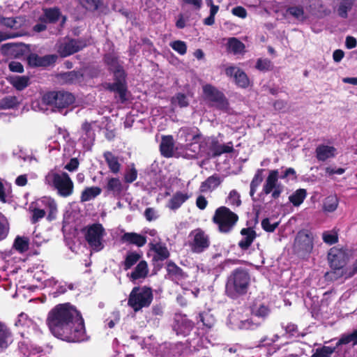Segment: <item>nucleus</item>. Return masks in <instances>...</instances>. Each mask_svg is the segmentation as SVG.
<instances>
[{
  "instance_id": "1",
  "label": "nucleus",
  "mask_w": 357,
  "mask_h": 357,
  "mask_svg": "<svg viewBox=\"0 0 357 357\" xmlns=\"http://www.w3.org/2000/svg\"><path fill=\"white\" fill-rule=\"evenodd\" d=\"M47 322L52 333L62 340L77 342L87 340L80 312L68 303L59 304L52 309Z\"/></svg>"
},
{
  "instance_id": "2",
  "label": "nucleus",
  "mask_w": 357,
  "mask_h": 357,
  "mask_svg": "<svg viewBox=\"0 0 357 357\" xmlns=\"http://www.w3.org/2000/svg\"><path fill=\"white\" fill-rule=\"evenodd\" d=\"M328 259L331 271L326 273V278L330 280H337L344 276L346 278L350 268H344L348 259L349 254L347 250L338 248H332L328 254Z\"/></svg>"
},
{
  "instance_id": "3",
  "label": "nucleus",
  "mask_w": 357,
  "mask_h": 357,
  "mask_svg": "<svg viewBox=\"0 0 357 357\" xmlns=\"http://www.w3.org/2000/svg\"><path fill=\"white\" fill-rule=\"evenodd\" d=\"M250 283L248 272L242 268L233 271L227 278L226 294L231 298H236L248 292Z\"/></svg>"
},
{
  "instance_id": "4",
  "label": "nucleus",
  "mask_w": 357,
  "mask_h": 357,
  "mask_svg": "<svg viewBox=\"0 0 357 357\" xmlns=\"http://www.w3.org/2000/svg\"><path fill=\"white\" fill-rule=\"evenodd\" d=\"M45 182L57 190L58 194L63 197H69L73 193V182L66 172L50 171L45 176Z\"/></svg>"
},
{
  "instance_id": "5",
  "label": "nucleus",
  "mask_w": 357,
  "mask_h": 357,
  "mask_svg": "<svg viewBox=\"0 0 357 357\" xmlns=\"http://www.w3.org/2000/svg\"><path fill=\"white\" fill-rule=\"evenodd\" d=\"M153 293L151 288L146 286L134 287L128 297V305L135 312L143 307H149L153 301Z\"/></svg>"
},
{
  "instance_id": "6",
  "label": "nucleus",
  "mask_w": 357,
  "mask_h": 357,
  "mask_svg": "<svg viewBox=\"0 0 357 357\" xmlns=\"http://www.w3.org/2000/svg\"><path fill=\"white\" fill-rule=\"evenodd\" d=\"M213 222L222 233L229 232L238 220V216L226 206L218 208L213 216Z\"/></svg>"
},
{
  "instance_id": "7",
  "label": "nucleus",
  "mask_w": 357,
  "mask_h": 357,
  "mask_svg": "<svg viewBox=\"0 0 357 357\" xmlns=\"http://www.w3.org/2000/svg\"><path fill=\"white\" fill-rule=\"evenodd\" d=\"M43 102L58 109L68 107L75 102L74 96L66 91H50L43 96Z\"/></svg>"
},
{
  "instance_id": "8",
  "label": "nucleus",
  "mask_w": 357,
  "mask_h": 357,
  "mask_svg": "<svg viewBox=\"0 0 357 357\" xmlns=\"http://www.w3.org/2000/svg\"><path fill=\"white\" fill-rule=\"evenodd\" d=\"M188 238V245L194 253H202L210 246L209 236L200 228L191 231Z\"/></svg>"
},
{
  "instance_id": "9",
  "label": "nucleus",
  "mask_w": 357,
  "mask_h": 357,
  "mask_svg": "<svg viewBox=\"0 0 357 357\" xmlns=\"http://www.w3.org/2000/svg\"><path fill=\"white\" fill-rule=\"evenodd\" d=\"M313 235L308 230L299 231L294 240V250L301 257H305L310 254L313 249Z\"/></svg>"
},
{
  "instance_id": "10",
  "label": "nucleus",
  "mask_w": 357,
  "mask_h": 357,
  "mask_svg": "<svg viewBox=\"0 0 357 357\" xmlns=\"http://www.w3.org/2000/svg\"><path fill=\"white\" fill-rule=\"evenodd\" d=\"M105 234L102 225L93 224L87 227L85 238L93 250L98 252L104 248L103 238Z\"/></svg>"
},
{
  "instance_id": "11",
  "label": "nucleus",
  "mask_w": 357,
  "mask_h": 357,
  "mask_svg": "<svg viewBox=\"0 0 357 357\" xmlns=\"http://www.w3.org/2000/svg\"><path fill=\"white\" fill-rule=\"evenodd\" d=\"M203 92L205 100L210 102L211 106L227 111L229 108V102L223 93L217 88L211 85L206 84L203 86Z\"/></svg>"
},
{
  "instance_id": "12",
  "label": "nucleus",
  "mask_w": 357,
  "mask_h": 357,
  "mask_svg": "<svg viewBox=\"0 0 357 357\" xmlns=\"http://www.w3.org/2000/svg\"><path fill=\"white\" fill-rule=\"evenodd\" d=\"M279 174L278 169L271 170L263 185L261 191V193L264 195L271 193V197L274 199H278L284 190L283 185L278 182Z\"/></svg>"
},
{
  "instance_id": "13",
  "label": "nucleus",
  "mask_w": 357,
  "mask_h": 357,
  "mask_svg": "<svg viewBox=\"0 0 357 357\" xmlns=\"http://www.w3.org/2000/svg\"><path fill=\"white\" fill-rule=\"evenodd\" d=\"M208 150L205 151L208 157L215 158L223 153H231L234 151L232 142L221 144L215 138H208L206 142Z\"/></svg>"
},
{
  "instance_id": "14",
  "label": "nucleus",
  "mask_w": 357,
  "mask_h": 357,
  "mask_svg": "<svg viewBox=\"0 0 357 357\" xmlns=\"http://www.w3.org/2000/svg\"><path fill=\"white\" fill-rule=\"evenodd\" d=\"M86 45L82 40L66 39L58 47V52L62 57H66L79 52Z\"/></svg>"
},
{
  "instance_id": "15",
  "label": "nucleus",
  "mask_w": 357,
  "mask_h": 357,
  "mask_svg": "<svg viewBox=\"0 0 357 357\" xmlns=\"http://www.w3.org/2000/svg\"><path fill=\"white\" fill-rule=\"evenodd\" d=\"M105 181L103 189L106 195H112L114 197L119 198L123 195V185L119 178H106Z\"/></svg>"
},
{
  "instance_id": "16",
  "label": "nucleus",
  "mask_w": 357,
  "mask_h": 357,
  "mask_svg": "<svg viewBox=\"0 0 357 357\" xmlns=\"http://www.w3.org/2000/svg\"><path fill=\"white\" fill-rule=\"evenodd\" d=\"M225 73L229 77H233L238 86L245 88L249 85V79L247 75L239 68L229 66L226 68Z\"/></svg>"
},
{
  "instance_id": "17",
  "label": "nucleus",
  "mask_w": 357,
  "mask_h": 357,
  "mask_svg": "<svg viewBox=\"0 0 357 357\" xmlns=\"http://www.w3.org/2000/svg\"><path fill=\"white\" fill-rule=\"evenodd\" d=\"M57 59L55 55L50 54L40 56L36 54H30L27 57V61L29 66L33 67L47 66L54 63Z\"/></svg>"
},
{
  "instance_id": "18",
  "label": "nucleus",
  "mask_w": 357,
  "mask_h": 357,
  "mask_svg": "<svg viewBox=\"0 0 357 357\" xmlns=\"http://www.w3.org/2000/svg\"><path fill=\"white\" fill-rule=\"evenodd\" d=\"M193 323L187 319L185 316L177 315L175 317V324L174 328L177 334L187 335L193 328Z\"/></svg>"
},
{
  "instance_id": "19",
  "label": "nucleus",
  "mask_w": 357,
  "mask_h": 357,
  "mask_svg": "<svg viewBox=\"0 0 357 357\" xmlns=\"http://www.w3.org/2000/svg\"><path fill=\"white\" fill-rule=\"evenodd\" d=\"M105 61L112 71L114 75L119 79L124 76V72L122 66L120 65L117 57L114 54H107L105 56Z\"/></svg>"
},
{
  "instance_id": "20",
  "label": "nucleus",
  "mask_w": 357,
  "mask_h": 357,
  "mask_svg": "<svg viewBox=\"0 0 357 357\" xmlns=\"http://www.w3.org/2000/svg\"><path fill=\"white\" fill-rule=\"evenodd\" d=\"M167 278L174 281L176 284L181 282L185 278V275L182 269L173 262H169L167 264Z\"/></svg>"
},
{
  "instance_id": "21",
  "label": "nucleus",
  "mask_w": 357,
  "mask_h": 357,
  "mask_svg": "<svg viewBox=\"0 0 357 357\" xmlns=\"http://www.w3.org/2000/svg\"><path fill=\"white\" fill-rule=\"evenodd\" d=\"M160 151L161 155L165 158H171L174 155V142L172 135H165L162 137L160 144Z\"/></svg>"
},
{
  "instance_id": "22",
  "label": "nucleus",
  "mask_w": 357,
  "mask_h": 357,
  "mask_svg": "<svg viewBox=\"0 0 357 357\" xmlns=\"http://www.w3.org/2000/svg\"><path fill=\"white\" fill-rule=\"evenodd\" d=\"M222 181L221 178L218 174H213L201 183L199 190L202 192H211L218 188Z\"/></svg>"
},
{
  "instance_id": "23",
  "label": "nucleus",
  "mask_w": 357,
  "mask_h": 357,
  "mask_svg": "<svg viewBox=\"0 0 357 357\" xmlns=\"http://www.w3.org/2000/svg\"><path fill=\"white\" fill-rule=\"evenodd\" d=\"M123 243L135 245L138 247L144 246L146 243V238L141 234L135 232H127L121 236Z\"/></svg>"
},
{
  "instance_id": "24",
  "label": "nucleus",
  "mask_w": 357,
  "mask_h": 357,
  "mask_svg": "<svg viewBox=\"0 0 357 357\" xmlns=\"http://www.w3.org/2000/svg\"><path fill=\"white\" fill-rule=\"evenodd\" d=\"M241 234L243 238L239 241L238 246L242 250H247L256 238V232L252 228L248 227L243 229Z\"/></svg>"
},
{
  "instance_id": "25",
  "label": "nucleus",
  "mask_w": 357,
  "mask_h": 357,
  "mask_svg": "<svg viewBox=\"0 0 357 357\" xmlns=\"http://www.w3.org/2000/svg\"><path fill=\"white\" fill-rule=\"evenodd\" d=\"M238 319V315L235 314H229L228 318V324L230 325L231 328L233 329H253L255 328V324L250 319L241 320L239 323H234L233 321H236Z\"/></svg>"
},
{
  "instance_id": "26",
  "label": "nucleus",
  "mask_w": 357,
  "mask_h": 357,
  "mask_svg": "<svg viewBox=\"0 0 357 357\" xmlns=\"http://www.w3.org/2000/svg\"><path fill=\"white\" fill-rule=\"evenodd\" d=\"M103 157L111 172L115 174H118L120 172L121 167L118 157L114 155L110 151H105L103 153Z\"/></svg>"
},
{
  "instance_id": "27",
  "label": "nucleus",
  "mask_w": 357,
  "mask_h": 357,
  "mask_svg": "<svg viewBox=\"0 0 357 357\" xmlns=\"http://www.w3.org/2000/svg\"><path fill=\"white\" fill-rule=\"evenodd\" d=\"M12 342V333L7 326L0 321V348L6 349Z\"/></svg>"
},
{
  "instance_id": "28",
  "label": "nucleus",
  "mask_w": 357,
  "mask_h": 357,
  "mask_svg": "<svg viewBox=\"0 0 357 357\" xmlns=\"http://www.w3.org/2000/svg\"><path fill=\"white\" fill-rule=\"evenodd\" d=\"M335 149L333 146L321 145L316 149L317 158L319 160L324 161L335 155Z\"/></svg>"
},
{
  "instance_id": "29",
  "label": "nucleus",
  "mask_w": 357,
  "mask_h": 357,
  "mask_svg": "<svg viewBox=\"0 0 357 357\" xmlns=\"http://www.w3.org/2000/svg\"><path fill=\"white\" fill-rule=\"evenodd\" d=\"M101 192H102V189L99 187L93 186V187L86 188L82 192V194L80 196V202H89V201L96 198L99 195H100Z\"/></svg>"
},
{
  "instance_id": "30",
  "label": "nucleus",
  "mask_w": 357,
  "mask_h": 357,
  "mask_svg": "<svg viewBox=\"0 0 357 357\" xmlns=\"http://www.w3.org/2000/svg\"><path fill=\"white\" fill-rule=\"evenodd\" d=\"M149 273L148 265L145 261H141L135 267V270L130 273V278L133 280L144 278Z\"/></svg>"
},
{
  "instance_id": "31",
  "label": "nucleus",
  "mask_w": 357,
  "mask_h": 357,
  "mask_svg": "<svg viewBox=\"0 0 357 357\" xmlns=\"http://www.w3.org/2000/svg\"><path fill=\"white\" fill-rule=\"evenodd\" d=\"M188 195L186 193L178 192L175 193L169 201L168 207L172 210L178 208L188 199Z\"/></svg>"
},
{
  "instance_id": "32",
  "label": "nucleus",
  "mask_w": 357,
  "mask_h": 357,
  "mask_svg": "<svg viewBox=\"0 0 357 357\" xmlns=\"http://www.w3.org/2000/svg\"><path fill=\"white\" fill-rule=\"evenodd\" d=\"M107 88L111 91L117 93L122 102L126 100V88L125 84L120 79L112 84H108Z\"/></svg>"
},
{
  "instance_id": "33",
  "label": "nucleus",
  "mask_w": 357,
  "mask_h": 357,
  "mask_svg": "<svg viewBox=\"0 0 357 357\" xmlns=\"http://www.w3.org/2000/svg\"><path fill=\"white\" fill-rule=\"evenodd\" d=\"M306 196V190L300 188L289 197V200L294 206H299L303 202Z\"/></svg>"
},
{
  "instance_id": "34",
  "label": "nucleus",
  "mask_w": 357,
  "mask_h": 357,
  "mask_svg": "<svg viewBox=\"0 0 357 357\" xmlns=\"http://www.w3.org/2000/svg\"><path fill=\"white\" fill-rule=\"evenodd\" d=\"M351 344L353 346L357 345V329L352 333L343 334L336 344V347L342 344Z\"/></svg>"
},
{
  "instance_id": "35",
  "label": "nucleus",
  "mask_w": 357,
  "mask_h": 357,
  "mask_svg": "<svg viewBox=\"0 0 357 357\" xmlns=\"http://www.w3.org/2000/svg\"><path fill=\"white\" fill-rule=\"evenodd\" d=\"M61 15L59 8H46L44 9V16L41 17V20H45L51 23L56 22Z\"/></svg>"
},
{
  "instance_id": "36",
  "label": "nucleus",
  "mask_w": 357,
  "mask_h": 357,
  "mask_svg": "<svg viewBox=\"0 0 357 357\" xmlns=\"http://www.w3.org/2000/svg\"><path fill=\"white\" fill-rule=\"evenodd\" d=\"M150 245L151 250L156 253L158 259L165 260L169 257V252L165 245L160 243H151Z\"/></svg>"
},
{
  "instance_id": "37",
  "label": "nucleus",
  "mask_w": 357,
  "mask_h": 357,
  "mask_svg": "<svg viewBox=\"0 0 357 357\" xmlns=\"http://www.w3.org/2000/svg\"><path fill=\"white\" fill-rule=\"evenodd\" d=\"M264 169H258L251 183H250V195L252 197L255 195V193L257 191V188L259 186V185L263 181V173Z\"/></svg>"
},
{
  "instance_id": "38",
  "label": "nucleus",
  "mask_w": 357,
  "mask_h": 357,
  "mask_svg": "<svg viewBox=\"0 0 357 357\" xmlns=\"http://www.w3.org/2000/svg\"><path fill=\"white\" fill-rule=\"evenodd\" d=\"M29 245V238L24 236H17L13 243V248L20 253L28 250Z\"/></svg>"
},
{
  "instance_id": "39",
  "label": "nucleus",
  "mask_w": 357,
  "mask_h": 357,
  "mask_svg": "<svg viewBox=\"0 0 357 357\" xmlns=\"http://www.w3.org/2000/svg\"><path fill=\"white\" fill-rule=\"evenodd\" d=\"M338 202V199L336 196L330 195L324 199L323 208L326 212H333L337 209Z\"/></svg>"
},
{
  "instance_id": "40",
  "label": "nucleus",
  "mask_w": 357,
  "mask_h": 357,
  "mask_svg": "<svg viewBox=\"0 0 357 357\" xmlns=\"http://www.w3.org/2000/svg\"><path fill=\"white\" fill-rule=\"evenodd\" d=\"M228 49L234 54H240L244 51V44L236 38H231L228 41Z\"/></svg>"
},
{
  "instance_id": "41",
  "label": "nucleus",
  "mask_w": 357,
  "mask_h": 357,
  "mask_svg": "<svg viewBox=\"0 0 357 357\" xmlns=\"http://www.w3.org/2000/svg\"><path fill=\"white\" fill-rule=\"evenodd\" d=\"M18 104V98L14 96H8L0 100V108L3 109L13 108Z\"/></svg>"
},
{
  "instance_id": "42",
  "label": "nucleus",
  "mask_w": 357,
  "mask_h": 357,
  "mask_svg": "<svg viewBox=\"0 0 357 357\" xmlns=\"http://www.w3.org/2000/svg\"><path fill=\"white\" fill-rule=\"evenodd\" d=\"M287 13L298 21H303L306 19L303 6H290L287 10Z\"/></svg>"
},
{
  "instance_id": "43",
  "label": "nucleus",
  "mask_w": 357,
  "mask_h": 357,
  "mask_svg": "<svg viewBox=\"0 0 357 357\" xmlns=\"http://www.w3.org/2000/svg\"><path fill=\"white\" fill-rule=\"evenodd\" d=\"M335 347L323 346L316 349L311 357H331V355L335 351Z\"/></svg>"
},
{
  "instance_id": "44",
  "label": "nucleus",
  "mask_w": 357,
  "mask_h": 357,
  "mask_svg": "<svg viewBox=\"0 0 357 357\" xmlns=\"http://www.w3.org/2000/svg\"><path fill=\"white\" fill-rule=\"evenodd\" d=\"M11 84L17 90L22 91L29 86V79L26 76H18L13 79Z\"/></svg>"
},
{
  "instance_id": "45",
  "label": "nucleus",
  "mask_w": 357,
  "mask_h": 357,
  "mask_svg": "<svg viewBox=\"0 0 357 357\" xmlns=\"http://www.w3.org/2000/svg\"><path fill=\"white\" fill-rule=\"evenodd\" d=\"M141 255L137 252H129L124 261V269L128 270L140 259Z\"/></svg>"
},
{
  "instance_id": "46",
  "label": "nucleus",
  "mask_w": 357,
  "mask_h": 357,
  "mask_svg": "<svg viewBox=\"0 0 357 357\" xmlns=\"http://www.w3.org/2000/svg\"><path fill=\"white\" fill-rule=\"evenodd\" d=\"M172 103L180 107H185L189 105L187 96L184 93H178L172 98Z\"/></svg>"
},
{
  "instance_id": "47",
  "label": "nucleus",
  "mask_w": 357,
  "mask_h": 357,
  "mask_svg": "<svg viewBox=\"0 0 357 357\" xmlns=\"http://www.w3.org/2000/svg\"><path fill=\"white\" fill-rule=\"evenodd\" d=\"M227 202L234 206H239L241 204L240 194L236 190H232L229 192L227 198Z\"/></svg>"
},
{
  "instance_id": "48",
  "label": "nucleus",
  "mask_w": 357,
  "mask_h": 357,
  "mask_svg": "<svg viewBox=\"0 0 357 357\" xmlns=\"http://www.w3.org/2000/svg\"><path fill=\"white\" fill-rule=\"evenodd\" d=\"M82 130L86 135V138H84V141L86 142L88 144H90L94 140V132L91 129V125L88 122H85L82 124Z\"/></svg>"
},
{
  "instance_id": "49",
  "label": "nucleus",
  "mask_w": 357,
  "mask_h": 357,
  "mask_svg": "<svg viewBox=\"0 0 357 357\" xmlns=\"http://www.w3.org/2000/svg\"><path fill=\"white\" fill-rule=\"evenodd\" d=\"M199 317L203 325L208 328H211L215 321L214 317L208 312L200 313Z\"/></svg>"
},
{
  "instance_id": "50",
  "label": "nucleus",
  "mask_w": 357,
  "mask_h": 357,
  "mask_svg": "<svg viewBox=\"0 0 357 357\" xmlns=\"http://www.w3.org/2000/svg\"><path fill=\"white\" fill-rule=\"evenodd\" d=\"M9 231V224L6 218L0 213V241L6 238Z\"/></svg>"
},
{
  "instance_id": "51",
  "label": "nucleus",
  "mask_w": 357,
  "mask_h": 357,
  "mask_svg": "<svg viewBox=\"0 0 357 357\" xmlns=\"http://www.w3.org/2000/svg\"><path fill=\"white\" fill-rule=\"evenodd\" d=\"M322 238L324 242L328 245H333L338 241L337 234L334 231H324L322 234Z\"/></svg>"
},
{
  "instance_id": "52",
  "label": "nucleus",
  "mask_w": 357,
  "mask_h": 357,
  "mask_svg": "<svg viewBox=\"0 0 357 357\" xmlns=\"http://www.w3.org/2000/svg\"><path fill=\"white\" fill-rule=\"evenodd\" d=\"M170 47L181 55H184L187 52V45L184 41L175 40L170 43Z\"/></svg>"
},
{
  "instance_id": "53",
  "label": "nucleus",
  "mask_w": 357,
  "mask_h": 357,
  "mask_svg": "<svg viewBox=\"0 0 357 357\" xmlns=\"http://www.w3.org/2000/svg\"><path fill=\"white\" fill-rule=\"evenodd\" d=\"M137 177V171L135 169L134 165L132 164L130 167H129L125 174L124 181L126 183H130L135 181Z\"/></svg>"
},
{
  "instance_id": "54",
  "label": "nucleus",
  "mask_w": 357,
  "mask_h": 357,
  "mask_svg": "<svg viewBox=\"0 0 357 357\" xmlns=\"http://www.w3.org/2000/svg\"><path fill=\"white\" fill-rule=\"evenodd\" d=\"M45 204L48 206L49 208V215L47 218L51 220L55 218V215L57 211V207L55 202L51 199H45Z\"/></svg>"
},
{
  "instance_id": "55",
  "label": "nucleus",
  "mask_w": 357,
  "mask_h": 357,
  "mask_svg": "<svg viewBox=\"0 0 357 357\" xmlns=\"http://www.w3.org/2000/svg\"><path fill=\"white\" fill-rule=\"evenodd\" d=\"M269 308L264 305H261L257 308L252 310V313L255 316L262 319L266 318L269 314Z\"/></svg>"
},
{
  "instance_id": "56",
  "label": "nucleus",
  "mask_w": 357,
  "mask_h": 357,
  "mask_svg": "<svg viewBox=\"0 0 357 357\" xmlns=\"http://www.w3.org/2000/svg\"><path fill=\"white\" fill-rule=\"evenodd\" d=\"M100 0H81V3L83 7L89 10H96L100 6Z\"/></svg>"
},
{
  "instance_id": "57",
  "label": "nucleus",
  "mask_w": 357,
  "mask_h": 357,
  "mask_svg": "<svg viewBox=\"0 0 357 357\" xmlns=\"http://www.w3.org/2000/svg\"><path fill=\"white\" fill-rule=\"evenodd\" d=\"M272 63L268 59H259L257 60L256 68L261 71H267L272 69Z\"/></svg>"
},
{
  "instance_id": "58",
  "label": "nucleus",
  "mask_w": 357,
  "mask_h": 357,
  "mask_svg": "<svg viewBox=\"0 0 357 357\" xmlns=\"http://www.w3.org/2000/svg\"><path fill=\"white\" fill-rule=\"evenodd\" d=\"M279 225L278 222L271 223L269 218H264L261 221V227L263 229L268 232H273L278 227Z\"/></svg>"
},
{
  "instance_id": "59",
  "label": "nucleus",
  "mask_w": 357,
  "mask_h": 357,
  "mask_svg": "<svg viewBox=\"0 0 357 357\" xmlns=\"http://www.w3.org/2000/svg\"><path fill=\"white\" fill-rule=\"evenodd\" d=\"M279 178L281 179L286 180L289 181L290 180L294 181L296 180V173L294 169L289 167L285 169V171L280 176Z\"/></svg>"
},
{
  "instance_id": "60",
  "label": "nucleus",
  "mask_w": 357,
  "mask_h": 357,
  "mask_svg": "<svg viewBox=\"0 0 357 357\" xmlns=\"http://www.w3.org/2000/svg\"><path fill=\"white\" fill-rule=\"evenodd\" d=\"M351 3L348 0H343L338 8V14L342 17H347V12L351 9Z\"/></svg>"
},
{
  "instance_id": "61",
  "label": "nucleus",
  "mask_w": 357,
  "mask_h": 357,
  "mask_svg": "<svg viewBox=\"0 0 357 357\" xmlns=\"http://www.w3.org/2000/svg\"><path fill=\"white\" fill-rule=\"evenodd\" d=\"M144 216L146 219V220L151 222L155 220L158 218L159 215L158 213V211L153 208H146L144 211Z\"/></svg>"
},
{
  "instance_id": "62",
  "label": "nucleus",
  "mask_w": 357,
  "mask_h": 357,
  "mask_svg": "<svg viewBox=\"0 0 357 357\" xmlns=\"http://www.w3.org/2000/svg\"><path fill=\"white\" fill-rule=\"evenodd\" d=\"M191 135V129L187 127L181 128L178 133V139L186 142Z\"/></svg>"
},
{
  "instance_id": "63",
  "label": "nucleus",
  "mask_w": 357,
  "mask_h": 357,
  "mask_svg": "<svg viewBox=\"0 0 357 357\" xmlns=\"http://www.w3.org/2000/svg\"><path fill=\"white\" fill-rule=\"evenodd\" d=\"M231 13L234 15L241 17L242 19H245L247 17V11L242 6H236L233 8L231 10Z\"/></svg>"
},
{
  "instance_id": "64",
  "label": "nucleus",
  "mask_w": 357,
  "mask_h": 357,
  "mask_svg": "<svg viewBox=\"0 0 357 357\" xmlns=\"http://www.w3.org/2000/svg\"><path fill=\"white\" fill-rule=\"evenodd\" d=\"M45 211L43 209L40 208H34L33 210V215H32V222L36 223L38 222L40 219L43 218L45 215Z\"/></svg>"
}]
</instances>
